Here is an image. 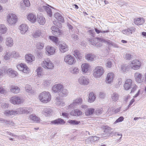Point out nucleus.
Returning <instances> with one entry per match:
<instances>
[{"label":"nucleus","instance_id":"1","mask_svg":"<svg viewBox=\"0 0 146 146\" xmlns=\"http://www.w3.org/2000/svg\"><path fill=\"white\" fill-rule=\"evenodd\" d=\"M39 100L44 103H47L50 101L51 95L48 92H43L40 93L38 97Z\"/></svg>","mask_w":146,"mask_h":146},{"label":"nucleus","instance_id":"2","mask_svg":"<svg viewBox=\"0 0 146 146\" xmlns=\"http://www.w3.org/2000/svg\"><path fill=\"white\" fill-rule=\"evenodd\" d=\"M6 20L7 23L11 26L14 25L18 21V18L14 14L9 13L7 16Z\"/></svg>","mask_w":146,"mask_h":146},{"label":"nucleus","instance_id":"3","mask_svg":"<svg viewBox=\"0 0 146 146\" xmlns=\"http://www.w3.org/2000/svg\"><path fill=\"white\" fill-rule=\"evenodd\" d=\"M104 70L103 68L100 66H97L93 70V75L96 78H98L104 73Z\"/></svg>","mask_w":146,"mask_h":146},{"label":"nucleus","instance_id":"4","mask_svg":"<svg viewBox=\"0 0 146 146\" xmlns=\"http://www.w3.org/2000/svg\"><path fill=\"white\" fill-rule=\"evenodd\" d=\"M41 66L46 69H52L54 68V65L48 58L45 59L41 63Z\"/></svg>","mask_w":146,"mask_h":146},{"label":"nucleus","instance_id":"5","mask_svg":"<svg viewBox=\"0 0 146 146\" xmlns=\"http://www.w3.org/2000/svg\"><path fill=\"white\" fill-rule=\"evenodd\" d=\"M129 66L131 69L137 70L139 69L141 66V62L138 60H134L130 62Z\"/></svg>","mask_w":146,"mask_h":146},{"label":"nucleus","instance_id":"6","mask_svg":"<svg viewBox=\"0 0 146 146\" xmlns=\"http://www.w3.org/2000/svg\"><path fill=\"white\" fill-rule=\"evenodd\" d=\"M64 61L67 64L72 65L76 62L75 58L70 54H68L64 57Z\"/></svg>","mask_w":146,"mask_h":146},{"label":"nucleus","instance_id":"7","mask_svg":"<svg viewBox=\"0 0 146 146\" xmlns=\"http://www.w3.org/2000/svg\"><path fill=\"white\" fill-rule=\"evenodd\" d=\"M10 101L14 105H18L23 103L24 100L21 97L15 96H13L11 98Z\"/></svg>","mask_w":146,"mask_h":146},{"label":"nucleus","instance_id":"8","mask_svg":"<svg viewBox=\"0 0 146 146\" xmlns=\"http://www.w3.org/2000/svg\"><path fill=\"white\" fill-rule=\"evenodd\" d=\"M17 68L19 70L23 71L24 73H29V69L25 64L21 63L18 64L17 66Z\"/></svg>","mask_w":146,"mask_h":146},{"label":"nucleus","instance_id":"9","mask_svg":"<svg viewBox=\"0 0 146 146\" xmlns=\"http://www.w3.org/2000/svg\"><path fill=\"white\" fill-rule=\"evenodd\" d=\"M63 87V85L60 84H56L52 87V90L54 93H58L60 92Z\"/></svg>","mask_w":146,"mask_h":146},{"label":"nucleus","instance_id":"10","mask_svg":"<svg viewBox=\"0 0 146 146\" xmlns=\"http://www.w3.org/2000/svg\"><path fill=\"white\" fill-rule=\"evenodd\" d=\"M57 45L58 46L60 51L62 53H64L68 50L67 45L65 43L61 42L57 44Z\"/></svg>","mask_w":146,"mask_h":146},{"label":"nucleus","instance_id":"11","mask_svg":"<svg viewBox=\"0 0 146 146\" xmlns=\"http://www.w3.org/2000/svg\"><path fill=\"white\" fill-rule=\"evenodd\" d=\"M79 83L82 85H87L88 84L89 80L86 77L81 76L78 79Z\"/></svg>","mask_w":146,"mask_h":146},{"label":"nucleus","instance_id":"12","mask_svg":"<svg viewBox=\"0 0 146 146\" xmlns=\"http://www.w3.org/2000/svg\"><path fill=\"white\" fill-rule=\"evenodd\" d=\"M134 84L133 83L131 80L128 79L125 81V83L124 84L123 87L125 90H127L131 89V87Z\"/></svg>","mask_w":146,"mask_h":146},{"label":"nucleus","instance_id":"13","mask_svg":"<svg viewBox=\"0 0 146 146\" xmlns=\"http://www.w3.org/2000/svg\"><path fill=\"white\" fill-rule=\"evenodd\" d=\"M114 74L113 72L108 73L106 78V81L107 83L111 84L113 82L114 77Z\"/></svg>","mask_w":146,"mask_h":146},{"label":"nucleus","instance_id":"14","mask_svg":"<svg viewBox=\"0 0 146 146\" xmlns=\"http://www.w3.org/2000/svg\"><path fill=\"white\" fill-rule=\"evenodd\" d=\"M43 31L41 30H36L33 32L32 34V36L35 38H37L41 37L43 36Z\"/></svg>","mask_w":146,"mask_h":146},{"label":"nucleus","instance_id":"15","mask_svg":"<svg viewBox=\"0 0 146 146\" xmlns=\"http://www.w3.org/2000/svg\"><path fill=\"white\" fill-rule=\"evenodd\" d=\"M52 33L55 36H58L62 34L61 31L59 29L55 26H53L51 27Z\"/></svg>","mask_w":146,"mask_h":146},{"label":"nucleus","instance_id":"16","mask_svg":"<svg viewBox=\"0 0 146 146\" xmlns=\"http://www.w3.org/2000/svg\"><path fill=\"white\" fill-rule=\"evenodd\" d=\"M28 26L25 24H21L19 27V29L21 33L22 34H24L28 30Z\"/></svg>","mask_w":146,"mask_h":146},{"label":"nucleus","instance_id":"17","mask_svg":"<svg viewBox=\"0 0 146 146\" xmlns=\"http://www.w3.org/2000/svg\"><path fill=\"white\" fill-rule=\"evenodd\" d=\"M142 74L139 72H136L134 75L136 81L139 83H141L143 82V79L142 78Z\"/></svg>","mask_w":146,"mask_h":146},{"label":"nucleus","instance_id":"18","mask_svg":"<svg viewBox=\"0 0 146 146\" xmlns=\"http://www.w3.org/2000/svg\"><path fill=\"white\" fill-rule=\"evenodd\" d=\"M135 29L133 27H131L126 29L123 30L122 33L126 35H130L135 31Z\"/></svg>","mask_w":146,"mask_h":146},{"label":"nucleus","instance_id":"19","mask_svg":"<svg viewBox=\"0 0 146 146\" xmlns=\"http://www.w3.org/2000/svg\"><path fill=\"white\" fill-rule=\"evenodd\" d=\"M98 38H98L96 39H93L91 40L92 44L94 46L95 45L98 48L101 47L102 45V43H103L100 42L98 40Z\"/></svg>","mask_w":146,"mask_h":146},{"label":"nucleus","instance_id":"20","mask_svg":"<svg viewBox=\"0 0 146 146\" xmlns=\"http://www.w3.org/2000/svg\"><path fill=\"white\" fill-rule=\"evenodd\" d=\"M46 52L48 53V55L53 54L55 52V49L53 47L47 46L46 48Z\"/></svg>","mask_w":146,"mask_h":146},{"label":"nucleus","instance_id":"21","mask_svg":"<svg viewBox=\"0 0 146 146\" xmlns=\"http://www.w3.org/2000/svg\"><path fill=\"white\" fill-rule=\"evenodd\" d=\"M25 59L27 63L31 62L35 60V57L31 54L26 55L25 56Z\"/></svg>","mask_w":146,"mask_h":146},{"label":"nucleus","instance_id":"22","mask_svg":"<svg viewBox=\"0 0 146 146\" xmlns=\"http://www.w3.org/2000/svg\"><path fill=\"white\" fill-rule=\"evenodd\" d=\"M10 88V91L13 93H18L19 92L20 90V88L18 86L14 85H11Z\"/></svg>","mask_w":146,"mask_h":146},{"label":"nucleus","instance_id":"23","mask_svg":"<svg viewBox=\"0 0 146 146\" xmlns=\"http://www.w3.org/2000/svg\"><path fill=\"white\" fill-rule=\"evenodd\" d=\"M51 123L53 124L57 125H61L65 123V121L61 118H58L51 122Z\"/></svg>","mask_w":146,"mask_h":146},{"label":"nucleus","instance_id":"24","mask_svg":"<svg viewBox=\"0 0 146 146\" xmlns=\"http://www.w3.org/2000/svg\"><path fill=\"white\" fill-rule=\"evenodd\" d=\"M119 96L118 93L116 92H113L111 96V100L112 102H116L118 100Z\"/></svg>","mask_w":146,"mask_h":146},{"label":"nucleus","instance_id":"25","mask_svg":"<svg viewBox=\"0 0 146 146\" xmlns=\"http://www.w3.org/2000/svg\"><path fill=\"white\" fill-rule=\"evenodd\" d=\"M86 59L88 61H94L96 59V56L92 53L87 54L85 56Z\"/></svg>","mask_w":146,"mask_h":146},{"label":"nucleus","instance_id":"26","mask_svg":"<svg viewBox=\"0 0 146 146\" xmlns=\"http://www.w3.org/2000/svg\"><path fill=\"white\" fill-rule=\"evenodd\" d=\"M12 51L9 50H7L4 53L3 56L4 59L5 60H7L11 58H12Z\"/></svg>","mask_w":146,"mask_h":146},{"label":"nucleus","instance_id":"27","mask_svg":"<svg viewBox=\"0 0 146 146\" xmlns=\"http://www.w3.org/2000/svg\"><path fill=\"white\" fill-rule=\"evenodd\" d=\"M25 89L26 91L29 94H32L34 93V90L30 85H26L25 87Z\"/></svg>","mask_w":146,"mask_h":146},{"label":"nucleus","instance_id":"28","mask_svg":"<svg viewBox=\"0 0 146 146\" xmlns=\"http://www.w3.org/2000/svg\"><path fill=\"white\" fill-rule=\"evenodd\" d=\"M52 112V110L49 108H45L42 111V113L45 116H49L51 114Z\"/></svg>","mask_w":146,"mask_h":146},{"label":"nucleus","instance_id":"29","mask_svg":"<svg viewBox=\"0 0 146 146\" xmlns=\"http://www.w3.org/2000/svg\"><path fill=\"white\" fill-rule=\"evenodd\" d=\"M36 71L38 76L40 78L42 77L44 75L43 69L41 67H38L36 69Z\"/></svg>","mask_w":146,"mask_h":146},{"label":"nucleus","instance_id":"30","mask_svg":"<svg viewBox=\"0 0 146 146\" xmlns=\"http://www.w3.org/2000/svg\"><path fill=\"white\" fill-rule=\"evenodd\" d=\"M70 114L73 116H78L82 114V112L79 109H75L72 111L70 113Z\"/></svg>","mask_w":146,"mask_h":146},{"label":"nucleus","instance_id":"31","mask_svg":"<svg viewBox=\"0 0 146 146\" xmlns=\"http://www.w3.org/2000/svg\"><path fill=\"white\" fill-rule=\"evenodd\" d=\"M27 19L31 22L35 23L36 21V17L33 14L31 13L28 15Z\"/></svg>","mask_w":146,"mask_h":146},{"label":"nucleus","instance_id":"32","mask_svg":"<svg viewBox=\"0 0 146 146\" xmlns=\"http://www.w3.org/2000/svg\"><path fill=\"white\" fill-rule=\"evenodd\" d=\"M5 43L7 46L9 47L12 46L13 44V40L12 38L10 37L6 38Z\"/></svg>","mask_w":146,"mask_h":146},{"label":"nucleus","instance_id":"33","mask_svg":"<svg viewBox=\"0 0 146 146\" xmlns=\"http://www.w3.org/2000/svg\"><path fill=\"white\" fill-rule=\"evenodd\" d=\"M74 55L80 60H81L82 57V54L78 50H76L74 51Z\"/></svg>","mask_w":146,"mask_h":146},{"label":"nucleus","instance_id":"34","mask_svg":"<svg viewBox=\"0 0 146 146\" xmlns=\"http://www.w3.org/2000/svg\"><path fill=\"white\" fill-rule=\"evenodd\" d=\"M37 20L39 24L42 25L44 24L46 21L45 19L42 15H38Z\"/></svg>","mask_w":146,"mask_h":146},{"label":"nucleus","instance_id":"35","mask_svg":"<svg viewBox=\"0 0 146 146\" xmlns=\"http://www.w3.org/2000/svg\"><path fill=\"white\" fill-rule=\"evenodd\" d=\"M89 65L87 63H84L81 65V68L82 72L84 73H86L89 70Z\"/></svg>","mask_w":146,"mask_h":146},{"label":"nucleus","instance_id":"36","mask_svg":"<svg viewBox=\"0 0 146 146\" xmlns=\"http://www.w3.org/2000/svg\"><path fill=\"white\" fill-rule=\"evenodd\" d=\"M54 16L55 18L59 22H64V20L63 17L59 13H56L54 14Z\"/></svg>","mask_w":146,"mask_h":146},{"label":"nucleus","instance_id":"37","mask_svg":"<svg viewBox=\"0 0 146 146\" xmlns=\"http://www.w3.org/2000/svg\"><path fill=\"white\" fill-rule=\"evenodd\" d=\"M98 40L100 42H105L107 43L109 45V46H114L115 44L113 43L112 42L109 40H106L104 39L103 38H98Z\"/></svg>","mask_w":146,"mask_h":146},{"label":"nucleus","instance_id":"38","mask_svg":"<svg viewBox=\"0 0 146 146\" xmlns=\"http://www.w3.org/2000/svg\"><path fill=\"white\" fill-rule=\"evenodd\" d=\"M145 22V20L143 18H138L135 19L134 23L137 25L142 24Z\"/></svg>","mask_w":146,"mask_h":146},{"label":"nucleus","instance_id":"39","mask_svg":"<svg viewBox=\"0 0 146 146\" xmlns=\"http://www.w3.org/2000/svg\"><path fill=\"white\" fill-rule=\"evenodd\" d=\"M96 96L93 92L90 93L88 96V101L90 103L93 102L95 100Z\"/></svg>","mask_w":146,"mask_h":146},{"label":"nucleus","instance_id":"40","mask_svg":"<svg viewBox=\"0 0 146 146\" xmlns=\"http://www.w3.org/2000/svg\"><path fill=\"white\" fill-rule=\"evenodd\" d=\"M7 68L6 66H3L0 69V76L1 77L3 76L6 74H7Z\"/></svg>","mask_w":146,"mask_h":146},{"label":"nucleus","instance_id":"41","mask_svg":"<svg viewBox=\"0 0 146 146\" xmlns=\"http://www.w3.org/2000/svg\"><path fill=\"white\" fill-rule=\"evenodd\" d=\"M99 137L95 136H93L90 137L87 139L86 141V142H87V143H89V141L90 142H92L96 141L99 139Z\"/></svg>","mask_w":146,"mask_h":146},{"label":"nucleus","instance_id":"42","mask_svg":"<svg viewBox=\"0 0 146 146\" xmlns=\"http://www.w3.org/2000/svg\"><path fill=\"white\" fill-rule=\"evenodd\" d=\"M29 119L32 122L36 121L38 122L39 121L38 117L34 114H32L30 115Z\"/></svg>","mask_w":146,"mask_h":146},{"label":"nucleus","instance_id":"43","mask_svg":"<svg viewBox=\"0 0 146 146\" xmlns=\"http://www.w3.org/2000/svg\"><path fill=\"white\" fill-rule=\"evenodd\" d=\"M56 103L58 106H62L64 105V103L62 101V99L59 97H56L55 99Z\"/></svg>","mask_w":146,"mask_h":146},{"label":"nucleus","instance_id":"44","mask_svg":"<svg viewBox=\"0 0 146 146\" xmlns=\"http://www.w3.org/2000/svg\"><path fill=\"white\" fill-rule=\"evenodd\" d=\"M70 72L73 74H77L79 73V70L77 67H72L70 68Z\"/></svg>","mask_w":146,"mask_h":146},{"label":"nucleus","instance_id":"45","mask_svg":"<svg viewBox=\"0 0 146 146\" xmlns=\"http://www.w3.org/2000/svg\"><path fill=\"white\" fill-rule=\"evenodd\" d=\"M7 74L12 76V77H15L17 76V73L16 71L13 70L11 68L7 69Z\"/></svg>","mask_w":146,"mask_h":146},{"label":"nucleus","instance_id":"46","mask_svg":"<svg viewBox=\"0 0 146 146\" xmlns=\"http://www.w3.org/2000/svg\"><path fill=\"white\" fill-rule=\"evenodd\" d=\"M7 29L4 25H0V33L2 34H5L7 32Z\"/></svg>","mask_w":146,"mask_h":146},{"label":"nucleus","instance_id":"47","mask_svg":"<svg viewBox=\"0 0 146 146\" xmlns=\"http://www.w3.org/2000/svg\"><path fill=\"white\" fill-rule=\"evenodd\" d=\"M61 90L62 91L60 93V95L63 97L66 96L68 94V90L66 89H63V88Z\"/></svg>","mask_w":146,"mask_h":146},{"label":"nucleus","instance_id":"48","mask_svg":"<svg viewBox=\"0 0 146 146\" xmlns=\"http://www.w3.org/2000/svg\"><path fill=\"white\" fill-rule=\"evenodd\" d=\"M94 112V109L92 108H88L86 110L85 113L87 116L92 115Z\"/></svg>","mask_w":146,"mask_h":146},{"label":"nucleus","instance_id":"49","mask_svg":"<svg viewBox=\"0 0 146 146\" xmlns=\"http://www.w3.org/2000/svg\"><path fill=\"white\" fill-rule=\"evenodd\" d=\"M129 65L127 64H123L121 66V69L123 72H125L129 70Z\"/></svg>","mask_w":146,"mask_h":146},{"label":"nucleus","instance_id":"50","mask_svg":"<svg viewBox=\"0 0 146 146\" xmlns=\"http://www.w3.org/2000/svg\"><path fill=\"white\" fill-rule=\"evenodd\" d=\"M113 60L111 59H109L107 60L106 63V66L107 67L110 68L113 65Z\"/></svg>","mask_w":146,"mask_h":146},{"label":"nucleus","instance_id":"51","mask_svg":"<svg viewBox=\"0 0 146 146\" xmlns=\"http://www.w3.org/2000/svg\"><path fill=\"white\" fill-rule=\"evenodd\" d=\"M15 110H7L4 113L7 116H10L12 115H15Z\"/></svg>","mask_w":146,"mask_h":146},{"label":"nucleus","instance_id":"52","mask_svg":"<svg viewBox=\"0 0 146 146\" xmlns=\"http://www.w3.org/2000/svg\"><path fill=\"white\" fill-rule=\"evenodd\" d=\"M3 121V123H4L5 125H11L12 126H13L14 125V123L11 121L4 119V120Z\"/></svg>","mask_w":146,"mask_h":146},{"label":"nucleus","instance_id":"53","mask_svg":"<svg viewBox=\"0 0 146 146\" xmlns=\"http://www.w3.org/2000/svg\"><path fill=\"white\" fill-rule=\"evenodd\" d=\"M44 44L42 42H38L36 45V48L39 49H42L44 48Z\"/></svg>","mask_w":146,"mask_h":146},{"label":"nucleus","instance_id":"54","mask_svg":"<svg viewBox=\"0 0 146 146\" xmlns=\"http://www.w3.org/2000/svg\"><path fill=\"white\" fill-rule=\"evenodd\" d=\"M68 122L70 124L73 125H77L80 123V121L73 120H69Z\"/></svg>","mask_w":146,"mask_h":146},{"label":"nucleus","instance_id":"55","mask_svg":"<svg viewBox=\"0 0 146 146\" xmlns=\"http://www.w3.org/2000/svg\"><path fill=\"white\" fill-rule=\"evenodd\" d=\"M45 11L47 12V13L49 16L50 17H52V13L50 8L46 6Z\"/></svg>","mask_w":146,"mask_h":146},{"label":"nucleus","instance_id":"56","mask_svg":"<svg viewBox=\"0 0 146 146\" xmlns=\"http://www.w3.org/2000/svg\"><path fill=\"white\" fill-rule=\"evenodd\" d=\"M82 99L81 98H78L76 99L74 101V103L76 106L77 104H82Z\"/></svg>","mask_w":146,"mask_h":146},{"label":"nucleus","instance_id":"57","mask_svg":"<svg viewBox=\"0 0 146 146\" xmlns=\"http://www.w3.org/2000/svg\"><path fill=\"white\" fill-rule=\"evenodd\" d=\"M12 57L14 58H17L19 56V54L18 52L15 51H12Z\"/></svg>","mask_w":146,"mask_h":146},{"label":"nucleus","instance_id":"58","mask_svg":"<svg viewBox=\"0 0 146 146\" xmlns=\"http://www.w3.org/2000/svg\"><path fill=\"white\" fill-rule=\"evenodd\" d=\"M132 57V56L130 54L126 53L125 55L124 58L126 60H129L131 59Z\"/></svg>","mask_w":146,"mask_h":146},{"label":"nucleus","instance_id":"59","mask_svg":"<svg viewBox=\"0 0 146 146\" xmlns=\"http://www.w3.org/2000/svg\"><path fill=\"white\" fill-rule=\"evenodd\" d=\"M49 38L53 42L55 43H57L58 41V38L56 36H49Z\"/></svg>","mask_w":146,"mask_h":146},{"label":"nucleus","instance_id":"60","mask_svg":"<svg viewBox=\"0 0 146 146\" xmlns=\"http://www.w3.org/2000/svg\"><path fill=\"white\" fill-rule=\"evenodd\" d=\"M94 29H95V31L96 32V33L97 34H99L100 33H108L109 32V31L108 30H107L106 31H102L101 30H98L96 28H95Z\"/></svg>","mask_w":146,"mask_h":146},{"label":"nucleus","instance_id":"61","mask_svg":"<svg viewBox=\"0 0 146 146\" xmlns=\"http://www.w3.org/2000/svg\"><path fill=\"white\" fill-rule=\"evenodd\" d=\"M111 128L110 127H108L106 128L105 130V132L108 135H110L111 133Z\"/></svg>","mask_w":146,"mask_h":146},{"label":"nucleus","instance_id":"62","mask_svg":"<svg viewBox=\"0 0 146 146\" xmlns=\"http://www.w3.org/2000/svg\"><path fill=\"white\" fill-rule=\"evenodd\" d=\"M15 115H16L17 114H22V108H19L17 109L16 110H15Z\"/></svg>","mask_w":146,"mask_h":146},{"label":"nucleus","instance_id":"63","mask_svg":"<svg viewBox=\"0 0 146 146\" xmlns=\"http://www.w3.org/2000/svg\"><path fill=\"white\" fill-rule=\"evenodd\" d=\"M46 7V6L40 7L38 8V10L40 12L43 11L44 10L45 11Z\"/></svg>","mask_w":146,"mask_h":146},{"label":"nucleus","instance_id":"64","mask_svg":"<svg viewBox=\"0 0 146 146\" xmlns=\"http://www.w3.org/2000/svg\"><path fill=\"white\" fill-rule=\"evenodd\" d=\"M102 111L103 110L102 108H101L100 109H97L95 111V113L97 115H99L102 113Z\"/></svg>","mask_w":146,"mask_h":146}]
</instances>
